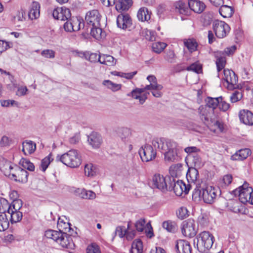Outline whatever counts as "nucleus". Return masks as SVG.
<instances>
[{
	"mask_svg": "<svg viewBox=\"0 0 253 253\" xmlns=\"http://www.w3.org/2000/svg\"><path fill=\"white\" fill-rule=\"evenodd\" d=\"M152 145L164 154L165 160L173 162L177 158V144L173 141L165 138H157L152 141Z\"/></svg>",
	"mask_w": 253,
	"mask_h": 253,
	"instance_id": "f257e3e1",
	"label": "nucleus"
},
{
	"mask_svg": "<svg viewBox=\"0 0 253 253\" xmlns=\"http://www.w3.org/2000/svg\"><path fill=\"white\" fill-rule=\"evenodd\" d=\"M57 162H60L71 168L79 167L82 164L81 156L75 149H71L62 155H58L56 158Z\"/></svg>",
	"mask_w": 253,
	"mask_h": 253,
	"instance_id": "f03ea898",
	"label": "nucleus"
},
{
	"mask_svg": "<svg viewBox=\"0 0 253 253\" xmlns=\"http://www.w3.org/2000/svg\"><path fill=\"white\" fill-rule=\"evenodd\" d=\"M214 238L209 231L201 232L197 239V247L199 252H205L211 249L213 245Z\"/></svg>",
	"mask_w": 253,
	"mask_h": 253,
	"instance_id": "7ed1b4c3",
	"label": "nucleus"
},
{
	"mask_svg": "<svg viewBox=\"0 0 253 253\" xmlns=\"http://www.w3.org/2000/svg\"><path fill=\"white\" fill-rule=\"evenodd\" d=\"M253 192V188L249 186L247 182L233 191L234 194L238 195L239 200L243 204L249 203Z\"/></svg>",
	"mask_w": 253,
	"mask_h": 253,
	"instance_id": "20e7f679",
	"label": "nucleus"
},
{
	"mask_svg": "<svg viewBox=\"0 0 253 253\" xmlns=\"http://www.w3.org/2000/svg\"><path fill=\"white\" fill-rule=\"evenodd\" d=\"M189 189V185L186 186L182 180L169 179L168 190H173L176 196H181L183 193L186 195Z\"/></svg>",
	"mask_w": 253,
	"mask_h": 253,
	"instance_id": "39448f33",
	"label": "nucleus"
},
{
	"mask_svg": "<svg viewBox=\"0 0 253 253\" xmlns=\"http://www.w3.org/2000/svg\"><path fill=\"white\" fill-rule=\"evenodd\" d=\"M221 194L220 190L212 186L207 187L202 189V199L207 204H212L218 195Z\"/></svg>",
	"mask_w": 253,
	"mask_h": 253,
	"instance_id": "423d86ee",
	"label": "nucleus"
},
{
	"mask_svg": "<svg viewBox=\"0 0 253 253\" xmlns=\"http://www.w3.org/2000/svg\"><path fill=\"white\" fill-rule=\"evenodd\" d=\"M216 36L219 39L225 37L230 31L229 26L224 21L215 20L212 24Z\"/></svg>",
	"mask_w": 253,
	"mask_h": 253,
	"instance_id": "0eeeda50",
	"label": "nucleus"
},
{
	"mask_svg": "<svg viewBox=\"0 0 253 253\" xmlns=\"http://www.w3.org/2000/svg\"><path fill=\"white\" fill-rule=\"evenodd\" d=\"M154 146L145 145L139 150V154L143 162H149L154 159L156 156V150Z\"/></svg>",
	"mask_w": 253,
	"mask_h": 253,
	"instance_id": "6e6552de",
	"label": "nucleus"
},
{
	"mask_svg": "<svg viewBox=\"0 0 253 253\" xmlns=\"http://www.w3.org/2000/svg\"><path fill=\"white\" fill-rule=\"evenodd\" d=\"M223 74V79L226 82V86L228 89L233 90L238 87V77L232 70L224 69Z\"/></svg>",
	"mask_w": 253,
	"mask_h": 253,
	"instance_id": "1a4fd4ad",
	"label": "nucleus"
},
{
	"mask_svg": "<svg viewBox=\"0 0 253 253\" xmlns=\"http://www.w3.org/2000/svg\"><path fill=\"white\" fill-rule=\"evenodd\" d=\"M153 186L165 192L168 190L169 181L168 177H164L160 174H155L152 179Z\"/></svg>",
	"mask_w": 253,
	"mask_h": 253,
	"instance_id": "9d476101",
	"label": "nucleus"
},
{
	"mask_svg": "<svg viewBox=\"0 0 253 253\" xmlns=\"http://www.w3.org/2000/svg\"><path fill=\"white\" fill-rule=\"evenodd\" d=\"M195 221L193 219H188L183 221L181 231L183 235L188 237H193L196 234Z\"/></svg>",
	"mask_w": 253,
	"mask_h": 253,
	"instance_id": "9b49d317",
	"label": "nucleus"
},
{
	"mask_svg": "<svg viewBox=\"0 0 253 253\" xmlns=\"http://www.w3.org/2000/svg\"><path fill=\"white\" fill-rule=\"evenodd\" d=\"M100 17L97 10H92L86 13L85 19L88 25L92 27H97L100 25Z\"/></svg>",
	"mask_w": 253,
	"mask_h": 253,
	"instance_id": "f8f14e48",
	"label": "nucleus"
},
{
	"mask_svg": "<svg viewBox=\"0 0 253 253\" xmlns=\"http://www.w3.org/2000/svg\"><path fill=\"white\" fill-rule=\"evenodd\" d=\"M64 24V29L65 31L72 32L78 31L81 29V21L76 17H70L66 20Z\"/></svg>",
	"mask_w": 253,
	"mask_h": 253,
	"instance_id": "ddd939ff",
	"label": "nucleus"
},
{
	"mask_svg": "<svg viewBox=\"0 0 253 253\" xmlns=\"http://www.w3.org/2000/svg\"><path fill=\"white\" fill-rule=\"evenodd\" d=\"M117 24L118 27L126 29L131 27L132 21L128 14L119 15L117 19Z\"/></svg>",
	"mask_w": 253,
	"mask_h": 253,
	"instance_id": "4468645a",
	"label": "nucleus"
},
{
	"mask_svg": "<svg viewBox=\"0 0 253 253\" xmlns=\"http://www.w3.org/2000/svg\"><path fill=\"white\" fill-rule=\"evenodd\" d=\"M144 92V89L136 88L128 93L127 95L131 96L134 99H139L140 104H143L147 98V94H149L148 92L142 94Z\"/></svg>",
	"mask_w": 253,
	"mask_h": 253,
	"instance_id": "2eb2a0df",
	"label": "nucleus"
},
{
	"mask_svg": "<svg viewBox=\"0 0 253 253\" xmlns=\"http://www.w3.org/2000/svg\"><path fill=\"white\" fill-rule=\"evenodd\" d=\"M240 121L246 125H253V113L248 110H242L239 112Z\"/></svg>",
	"mask_w": 253,
	"mask_h": 253,
	"instance_id": "dca6fc26",
	"label": "nucleus"
},
{
	"mask_svg": "<svg viewBox=\"0 0 253 253\" xmlns=\"http://www.w3.org/2000/svg\"><path fill=\"white\" fill-rule=\"evenodd\" d=\"M87 141L92 148L96 149L100 147L102 143L101 135L96 132H92L88 136Z\"/></svg>",
	"mask_w": 253,
	"mask_h": 253,
	"instance_id": "f3484780",
	"label": "nucleus"
},
{
	"mask_svg": "<svg viewBox=\"0 0 253 253\" xmlns=\"http://www.w3.org/2000/svg\"><path fill=\"white\" fill-rule=\"evenodd\" d=\"M188 6L191 10L199 14L202 13L206 7L205 4L199 0H189Z\"/></svg>",
	"mask_w": 253,
	"mask_h": 253,
	"instance_id": "a211bd4d",
	"label": "nucleus"
},
{
	"mask_svg": "<svg viewBox=\"0 0 253 253\" xmlns=\"http://www.w3.org/2000/svg\"><path fill=\"white\" fill-rule=\"evenodd\" d=\"M62 236H60L57 243L60 244L62 247L66 248H72L74 244L72 242L70 234L68 233H62Z\"/></svg>",
	"mask_w": 253,
	"mask_h": 253,
	"instance_id": "6ab92c4d",
	"label": "nucleus"
},
{
	"mask_svg": "<svg viewBox=\"0 0 253 253\" xmlns=\"http://www.w3.org/2000/svg\"><path fill=\"white\" fill-rule=\"evenodd\" d=\"M15 171L16 175H13L14 177L13 180L23 183H25L27 181L29 173L27 170L20 167H16Z\"/></svg>",
	"mask_w": 253,
	"mask_h": 253,
	"instance_id": "aec40b11",
	"label": "nucleus"
},
{
	"mask_svg": "<svg viewBox=\"0 0 253 253\" xmlns=\"http://www.w3.org/2000/svg\"><path fill=\"white\" fill-rule=\"evenodd\" d=\"M176 249L178 253H191V247L189 242L184 240L177 241Z\"/></svg>",
	"mask_w": 253,
	"mask_h": 253,
	"instance_id": "412c9836",
	"label": "nucleus"
},
{
	"mask_svg": "<svg viewBox=\"0 0 253 253\" xmlns=\"http://www.w3.org/2000/svg\"><path fill=\"white\" fill-rule=\"evenodd\" d=\"M182 169V165L181 164H176L173 165L169 168V171L170 176H168L169 181L170 179H176L181 175Z\"/></svg>",
	"mask_w": 253,
	"mask_h": 253,
	"instance_id": "4be33fe9",
	"label": "nucleus"
},
{
	"mask_svg": "<svg viewBox=\"0 0 253 253\" xmlns=\"http://www.w3.org/2000/svg\"><path fill=\"white\" fill-rule=\"evenodd\" d=\"M175 6L177 12L184 15L188 14L189 11L188 2H186L183 0H180L175 3Z\"/></svg>",
	"mask_w": 253,
	"mask_h": 253,
	"instance_id": "5701e85b",
	"label": "nucleus"
},
{
	"mask_svg": "<svg viewBox=\"0 0 253 253\" xmlns=\"http://www.w3.org/2000/svg\"><path fill=\"white\" fill-rule=\"evenodd\" d=\"M251 154L249 149H243L239 150L231 157V159L233 161L243 160L246 159Z\"/></svg>",
	"mask_w": 253,
	"mask_h": 253,
	"instance_id": "b1692460",
	"label": "nucleus"
},
{
	"mask_svg": "<svg viewBox=\"0 0 253 253\" xmlns=\"http://www.w3.org/2000/svg\"><path fill=\"white\" fill-rule=\"evenodd\" d=\"M13 166L11 162L8 160L3 158H0V169L5 175L10 174V169H11Z\"/></svg>",
	"mask_w": 253,
	"mask_h": 253,
	"instance_id": "393cba45",
	"label": "nucleus"
},
{
	"mask_svg": "<svg viewBox=\"0 0 253 253\" xmlns=\"http://www.w3.org/2000/svg\"><path fill=\"white\" fill-rule=\"evenodd\" d=\"M22 151L25 155L32 154L36 149V144L31 140L24 141L22 143Z\"/></svg>",
	"mask_w": 253,
	"mask_h": 253,
	"instance_id": "a878e982",
	"label": "nucleus"
},
{
	"mask_svg": "<svg viewBox=\"0 0 253 253\" xmlns=\"http://www.w3.org/2000/svg\"><path fill=\"white\" fill-rule=\"evenodd\" d=\"M40 4L38 2H33L29 12V18L31 19L38 18L40 16Z\"/></svg>",
	"mask_w": 253,
	"mask_h": 253,
	"instance_id": "bb28decb",
	"label": "nucleus"
},
{
	"mask_svg": "<svg viewBox=\"0 0 253 253\" xmlns=\"http://www.w3.org/2000/svg\"><path fill=\"white\" fill-rule=\"evenodd\" d=\"M132 4V0H119L116 4V8L118 11L127 10Z\"/></svg>",
	"mask_w": 253,
	"mask_h": 253,
	"instance_id": "cd10ccee",
	"label": "nucleus"
},
{
	"mask_svg": "<svg viewBox=\"0 0 253 253\" xmlns=\"http://www.w3.org/2000/svg\"><path fill=\"white\" fill-rule=\"evenodd\" d=\"M204 119H205V121L207 122L208 125H210L211 127L213 126L214 127L213 129L212 128H211V130H212L214 132H215L216 130H218L220 132L223 131L224 127H223V125L221 122H220V121H219L218 120L215 121V120H211V123H208L209 119H208V117L205 116ZM205 123H207V122H205Z\"/></svg>",
	"mask_w": 253,
	"mask_h": 253,
	"instance_id": "c85d7f7f",
	"label": "nucleus"
},
{
	"mask_svg": "<svg viewBox=\"0 0 253 253\" xmlns=\"http://www.w3.org/2000/svg\"><path fill=\"white\" fill-rule=\"evenodd\" d=\"M199 177V172L195 168H189L186 174V178L189 182L194 183Z\"/></svg>",
	"mask_w": 253,
	"mask_h": 253,
	"instance_id": "c756f323",
	"label": "nucleus"
},
{
	"mask_svg": "<svg viewBox=\"0 0 253 253\" xmlns=\"http://www.w3.org/2000/svg\"><path fill=\"white\" fill-rule=\"evenodd\" d=\"M99 62L107 66H114L116 63V59L110 55L103 54L99 58Z\"/></svg>",
	"mask_w": 253,
	"mask_h": 253,
	"instance_id": "7c9ffc66",
	"label": "nucleus"
},
{
	"mask_svg": "<svg viewBox=\"0 0 253 253\" xmlns=\"http://www.w3.org/2000/svg\"><path fill=\"white\" fill-rule=\"evenodd\" d=\"M219 12L223 17L229 18L232 16L233 9L231 6L222 4L219 9Z\"/></svg>",
	"mask_w": 253,
	"mask_h": 253,
	"instance_id": "2f4dec72",
	"label": "nucleus"
},
{
	"mask_svg": "<svg viewBox=\"0 0 253 253\" xmlns=\"http://www.w3.org/2000/svg\"><path fill=\"white\" fill-rule=\"evenodd\" d=\"M57 227L59 228V231L62 233L68 232L69 234H72L71 231H73V230L71 227L70 223L69 222H64L63 221H60V218H59L58 221Z\"/></svg>",
	"mask_w": 253,
	"mask_h": 253,
	"instance_id": "473e14b6",
	"label": "nucleus"
},
{
	"mask_svg": "<svg viewBox=\"0 0 253 253\" xmlns=\"http://www.w3.org/2000/svg\"><path fill=\"white\" fill-rule=\"evenodd\" d=\"M44 236L48 239L53 240L57 242L60 236H62V232L53 230H47L45 232Z\"/></svg>",
	"mask_w": 253,
	"mask_h": 253,
	"instance_id": "72a5a7b5",
	"label": "nucleus"
},
{
	"mask_svg": "<svg viewBox=\"0 0 253 253\" xmlns=\"http://www.w3.org/2000/svg\"><path fill=\"white\" fill-rule=\"evenodd\" d=\"M137 17L141 21H148L150 19V14L147 8H140L137 13Z\"/></svg>",
	"mask_w": 253,
	"mask_h": 253,
	"instance_id": "f704fd0d",
	"label": "nucleus"
},
{
	"mask_svg": "<svg viewBox=\"0 0 253 253\" xmlns=\"http://www.w3.org/2000/svg\"><path fill=\"white\" fill-rule=\"evenodd\" d=\"M10 214V221L12 224L19 222L22 218V212L19 211H14L11 208L10 212H8Z\"/></svg>",
	"mask_w": 253,
	"mask_h": 253,
	"instance_id": "c9c22d12",
	"label": "nucleus"
},
{
	"mask_svg": "<svg viewBox=\"0 0 253 253\" xmlns=\"http://www.w3.org/2000/svg\"><path fill=\"white\" fill-rule=\"evenodd\" d=\"M131 135V130L127 127H122L119 132V135L121 139L126 142L127 141L128 138Z\"/></svg>",
	"mask_w": 253,
	"mask_h": 253,
	"instance_id": "e433bc0d",
	"label": "nucleus"
},
{
	"mask_svg": "<svg viewBox=\"0 0 253 253\" xmlns=\"http://www.w3.org/2000/svg\"><path fill=\"white\" fill-rule=\"evenodd\" d=\"M143 251L142 242L140 239L134 241L131 245V253H142Z\"/></svg>",
	"mask_w": 253,
	"mask_h": 253,
	"instance_id": "4c0bfd02",
	"label": "nucleus"
},
{
	"mask_svg": "<svg viewBox=\"0 0 253 253\" xmlns=\"http://www.w3.org/2000/svg\"><path fill=\"white\" fill-rule=\"evenodd\" d=\"M9 225V221L5 213L0 214V231H4L6 230Z\"/></svg>",
	"mask_w": 253,
	"mask_h": 253,
	"instance_id": "58836bf2",
	"label": "nucleus"
},
{
	"mask_svg": "<svg viewBox=\"0 0 253 253\" xmlns=\"http://www.w3.org/2000/svg\"><path fill=\"white\" fill-rule=\"evenodd\" d=\"M164 59L168 62L170 63H174L176 62V56L172 50H167L165 51Z\"/></svg>",
	"mask_w": 253,
	"mask_h": 253,
	"instance_id": "ea45409f",
	"label": "nucleus"
},
{
	"mask_svg": "<svg viewBox=\"0 0 253 253\" xmlns=\"http://www.w3.org/2000/svg\"><path fill=\"white\" fill-rule=\"evenodd\" d=\"M11 207L7 200L3 198H0V213H5L7 211V212H10Z\"/></svg>",
	"mask_w": 253,
	"mask_h": 253,
	"instance_id": "a19ab883",
	"label": "nucleus"
},
{
	"mask_svg": "<svg viewBox=\"0 0 253 253\" xmlns=\"http://www.w3.org/2000/svg\"><path fill=\"white\" fill-rule=\"evenodd\" d=\"M163 227L169 232L174 233L177 229L176 224L171 221H165L163 223Z\"/></svg>",
	"mask_w": 253,
	"mask_h": 253,
	"instance_id": "79ce46f5",
	"label": "nucleus"
},
{
	"mask_svg": "<svg viewBox=\"0 0 253 253\" xmlns=\"http://www.w3.org/2000/svg\"><path fill=\"white\" fill-rule=\"evenodd\" d=\"M102 84L106 86L108 88L111 89L113 91H116L121 88V84H115L110 80H104Z\"/></svg>",
	"mask_w": 253,
	"mask_h": 253,
	"instance_id": "37998d69",
	"label": "nucleus"
},
{
	"mask_svg": "<svg viewBox=\"0 0 253 253\" xmlns=\"http://www.w3.org/2000/svg\"><path fill=\"white\" fill-rule=\"evenodd\" d=\"M220 100H222L221 96L217 98L208 97L206 100L207 105L210 108L215 109L219 103Z\"/></svg>",
	"mask_w": 253,
	"mask_h": 253,
	"instance_id": "c03bdc74",
	"label": "nucleus"
},
{
	"mask_svg": "<svg viewBox=\"0 0 253 253\" xmlns=\"http://www.w3.org/2000/svg\"><path fill=\"white\" fill-rule=\"evenodd\" d=\"M184 43L190 52H192L196 50L198 44L195 40L188 39L184 41Z\"/></svg>",
	"mask_w": 253,
	"mask_h": 253,
	"instance_id": "a18cd8bd",
	"label": "nucleus"
},
{
	"mask_svg": "<svg viewBox=\"0 0 253 253\" xmlns=\"http://www.w3.org/2000/svg\"><path fill=\"white\" fill-rule=\"evenodd\" d=\"M62 8L63 10L60 12L57 19L65 21L71 17V13L69 8L65 7H62Z\"/></svg>",
	"mask_w": 253,
	"mask_h": 253,
	"instance_id": "49530a36",
	"label": "nucleus"
},
{
	"mask_svg": "<svg viewBox=\"0 0 253 253\" xmlns=\"http://www.w3.org/2000/svg\"><path fill=\"white\" fill-rule=\"evenodd\" d=\"M142 36L149 41H154L156 39V35L154 32L147 29H144L141 32Z\"/></svg>",
	"mask_w": 253,
	"mask_h": 253,
	"instance_id": "de8ad7c7",
	"label": "nucleus"
},
{
	"mask_svg": "<svg viewBox=\"0 0 253 253\" xmlns=\"http://www.w3.org/2000/svg\"><path fill=\"white\" fill-rule=\"evenodd\" d=\"M167 44L162 42L153 43L152 48L153 51L157 53H160L166 47Z\"/></svg>",
	"mask_w": 253,
	"mask_h": 253,
	"instance_id": "09e8293b",
	"label": "nucleus"
},
{
	"mask_svg": "<svg viewBox=\"0 0 253 253\" xmlns=\"http://www.w3.org/2000/svg\"><path fill=\"white\" fill-rule=\"evenodd\" d=\"M102 29L99 27V26L97 27H92L90 29V34L91 35L95 38L96 39H99L102 37Z\"/></svg>",
	"mask_w": 253,
	"mask_h": 253,
	"instance_id": "8fccbe9b",
	"label": "nucleus"
},
{
	"mask_svg": "<svg viewBox=\"0 0 253 253\" xmlns=\"http://www.w3.org/2000/svg\"><path fill=\"white\" fill-rule=\"evenodd\" d=\"M84 172L88 176H93L96 174V169L91 163L86 164L84 167Z\"/></svg>",
	"mask_w": 253,
	"mask_h": 253,
	"instance_id": "3c124183",
	"label": "nucleus"
},
{
	"mask_svg": "<svg viewBox=\"0 0 253 253\" xmlns=\"http://www.w3.org/2000/svg\"><path fill=\"white\" fill-rule=\"evenodd\" d=\"M51 154H49L47 157H46L44 159H43L41 163L40 169L43 171H45L49 164L50 163V158Z\"/></svg>",
	"mask_w": 253,
	"mask_h": 253,
	"instance_id": "603ef678",
	"label": "nucleus"
},
{
	"mask_svg": "<svg viewBox=\"0 0 253 253\" xmlns=\"http://www.w3.org/2000/svg\"><path fill=\"white\" fill-rule=\"evenodd\" d=\"M192 163L194 164L195 167L200 168L203 165V163L201 157L197 153L193 154Z\"/></svg>",
	"mask_w": 253,
	"mask_h": 253,
	"instance_id": "864d4df0",
	"label": "nucleus"
},
{
	"mask_svg": "<svg viewBox=\"0 0 253 253\" xmlns=\"http://www.w3.org/2000/svg\"><path fill=\"white\" fill-rule=\"evenodd\" d=\"M226 64V59L225 57H220L218 58L216 61V65L217 71L219 72L223 69Z\"/></svg>",
	"mask_w": 253,
	"mask_h": 253,
	"instance_id": "5fc2aeb1",
	"label": "nucleus"
},
{
	"mask_svg": "<svg viewBox=\"0 0 253 253\" xmlns=\"http://www.w3.org/2000/svg\"><path fill=\"white\" fill-rule=\"evenodd\" d=\"M192 198L195 201L201 200L202 198V189H201L196 186L193 192Z\"/></svg>",
	"mask_w": 253,
	"mask_h": 253,
	"instance_id": "6e6d98bb",
	"label": "nucleus"
},
{
	"mask_svg": "<svg viewBox=\"0 0 253 253\" xmlns=\"http://www.w3.org/2000/svg\"><path fill=\"white\" fill-rule=\"evenodd\" d=\"M86 253H101V252L99 246L95 243H92L88 246Z\"/></svg>",
	"mask_w": 253,
	"mask_h": 253,
	"instance_id": "4d7b16f0",
	"label": "nucleus"
},
{
	"mask_svg": "<svg viewBox=\"0 0 253 253\" xmlns=\"http://www.w3.org/2000/svg\"><path fill=\"white\" fill-rule=\"evenodd\" d=\"M23 202L20 199H14L10 207L14 211H19L22 207Z\"/></svg>",
	"mask_w": 253,
	"mask_h": 253,
	"instance_id": "13d9d810",
	"label": "nucleus"
},
{
	"mask_svg": "<svg viewBox=\"0 0 253 253\" xmlns=\"http://www.w3.org/2000/svg\"><path fill=\"white\" fill-rule=\"evenodd\" d=\"M22 165L25 169L33 171L35 169L34 164L27 159H23L22 161Z\"/></svg>",
	"mask_w": 253,
	"mask_h": 253,
	"instance_id": "bf43d9fd",
	"label": "nucleus"
},
{
	"mask_svg": "<svg viewBox=\"0 0 253 253\" xmlns=\"http://www.w3.org/2000/svg\"><path fill=\"white\" fill-rule=\"evenodd\" d=\"M187 71H192L196 73H199L202 70V66L198 63H194L192 64L186 69Z\"/></svg>",
	"mask_w": 253,
	"mask_h": 253,
	"instance_id": "052dcab7",
	"label": "nucleus"
},
{
	"mask_svg": "<svg viewBox=\"0 0 253 253\" xmlns=\"http://www.w3.org/2000/svg\"><path fill=\"white\" fill-rule=\"evenodd\" d=\"M242 96V92L240 91L236 90L233 93L230 98L231 102L235 103L241 100Z\"/></svg>",
	"mask_w": 253,
	"mask_h": 253,
	"instance_id": "680f3d73",
	"label": "nucleus"
},
{
	"mask_svg": "<svg viewBox=\"0 0 253 253\" xmlns=\"http://www.w3.org/2000/svg\"><path fill=\"white\" fill-rule=\"evenodd\" d=\"M146 221L145 219L141 218L135 223V226L139 232H142L144 230Z\"/></svg>",
	"mask_w": 253,
	"mask_h": 253,
	"instance_id": "e2e57ef3",
	"label": "nucleus"
},
{
	"mask_svg": "<svg viewBox=\"0 0 253 253\" xmlns=\"http://www.w3.org/2000/svg\"><path fill=\"white\" fill-rule=\"evenodd\" d=\"M126 230L123 226H118L116 227L115 230L116 235H118L120 238H123L126 235Z\"/></svg>",
	"mask_w": 253,
	"mask_h": 253,
	"instance_id": "0e129e2a",
	"label": "nucleus"
},
{
	"mask_svg": "<svg viewBox=\"0 0 253 253\" xmlns=\"http://www.w3.org/2000/svg\"><path fill=\"white\" fill-rule=\"evenodd\" d=\"M41 54L45 58H53L55 57V52L50 49H45L42 51Z\"/></svg>",
	"mask_w": 253,
	"mask_h": 253,
	"instance_id": "69168bd1",
	"label": "nucleus"
},
{
	"mask_svg": "<svg viewBox=\"0 0 253 253\" xmlns=\"http://www.w3.org/2000/svg\"><path fill=\"white\" fill-rule=\"evenodd\" d=\"M11 140L5 135L3 136L0 140L1 147H7L10 145Z\"/></svg>",
	"mask_w": 253,
	"mask_h": 253,
	"instance_id": "338daca9",
	"label": "nucleus"
},
{
	"mask_svg": "<svg viewBox=\"0 0 253 253\" xmlns=\"http://www.w3.org/2000/svg\"><path fill=\"white\" fill-rule=\"evenodd\" d=\"M176 214L179 218L183 219L187 215V210L185 208H180L177 211Z\"/></svg>",
	"mask_w": 253,
	"mask_h": 253,
	"instance_id": "774afa93",
	"label": "nucleus"
}]
</instances>
